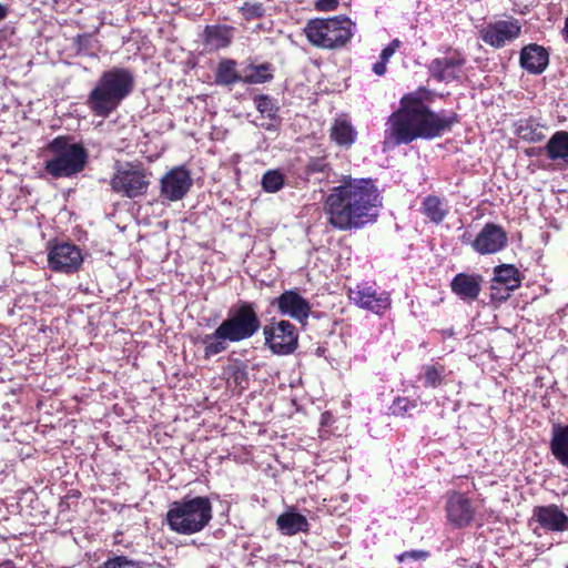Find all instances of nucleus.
<instances>
[{
	"mask_svg": "<svg viewBox=\"0 0 568 568\" xmlns=\"http://www.w3.org/2000/svg\"><path fill=\"white\" fill-rule=\"evenodd\" d=\"M429 92L419 89L400 99V108L394 112L386 123L385 144L397 146L422 139L440 136L458 121L454 112H433L424 101Z\"/></svg>",
	"mask_w": 568,
	"mask_h": 568,
	"instance_id": "1",
	"label": "nucleus"
},
{
	"mask_svg": "<svg viewBox=\"0 0 568 568\" xmlns=\"http://www.w3.org/2000/svg\"><path fill=\"white\" fill-rule=\"evenodd\" d=\"M382 197L371 179L343 176L324 202L329 224L341 231L361 229L378 216Z\"/></svg>",
	"mask_w": 568,
	"mask_h": 568,
	"instance_id": "2",
	"label": "nucleus"
},
{
	"mask_svg": "<svg viewBox=\"0 0 568 568\" xmlns=\"http://www.w3.org/2000/svg\"><path fill=\"white\" fill-rule=\"evenodd\" d=\"M261 320L254 303L239 301L231 306L227 317L210 334L200 337L204 346V358L210 359L229 348L231 343H240L253 337L261 328Z\"/></svg>",
	"mask_w": 568,
	"mask_h": 568,
	"instance_id": "3",
	"label": "nucleus"
},
{
	"mask_svg": "<svg viewBox=\"0 0 568 568\" xmlns=\"http://www.w3.org/2000/svg\"><path fill=\"white\" fill-rule=\"evenodd\" d=\"M134 85L131 70L113 67L99 77L87 98V105L94 115L108 118L133 92Z\"/></svg>",
	"mask_w": 568,
	"mask_h": 568,
	"instance_id": "4",
	"label": "nucleus"
},
{
	"mask_svg": "<svg viewBox=\"0 0 568 568\" xmlns=\"http://www.w3.org/2000/svg\"><path fill=\"white\" fill-rule=\"evenodd\" d=\"M213 509L207 497L183 498L171 504L166 513L169 528L180 535L203 530L212 520Z\"/></svg>",
	"mask_w": 568,
	"mask_h": 568,
	"instance_id": "5",
	"label": "nucleus"
},
{
	"mask_svg": "<svg viewBox=\"0 0 568 568\" xmlns=\"http://www.w3.org/2000/svg\"><path fill=\"white\" fill-rule=\"evenodd\" d=\"M355 31V22L346 16L313 19L304 28L307 40L322 49H338L346 45Z\"/></svg>",
	"mask_w": 568,
	"mask_h": 568,
	"instance_id": "6",
	"label": "nucleus"
},
{
	"mask_svg": "<svg viewBox=\"0 0 568 568\" xmlns=\"http://www.w3.org/2000/svg\"><path fill=\"white\" fill-rule=\"evenodd\" d=\"M48 150L52 155L45 161L44 170L54 179L71 178L85 166L88 160L85 149L79 143H71L65 136L53 139Z\"/></svg>",
	"mask_w": 568,
	"mask_h": 568,
	"instance_id": "7",
	"label": "nucleus"
},
{
	"mask_svg": "<svg viewBox=\"0 0 568 568\" xmlns=\"http://www.w3.org/2000/svg\"><path fill=\"white\" fill-rule=\"evenodd\" d=\"M110 185L112 191L122 196L129 199L142 196L150 186V173L141 165L120 164L115 169Z\"/></svg>",
	"mask_w": 568,
	"mask_h": 568,
	"instance_id": "8",
	"label": "nucleus"
},
{
	"mask_svg": "<svg viewBox=\"0 0 568 568\" xmlns=\"http://www.w3.org/2000/svg\"><path fill=\"white\" fill-rule=\"evenodd\" d=\"M265 344L276 355H290L295 352L298 343L296 327L288 321H278L266 325L263 329Z\"/></svg>",
	"mask_w": 568,
	"mask_h": 568,
	"instance_id": "9",
	"label": "nucleus"
},
{
	"mask_svg": "<svg viewBox=\"0 0 568 568\" xmlns=\"http://www.w3.org/2000/svg\"><path fill=\"white\" fill-rule=\"evenodd\" d=\"M348 297L359 308L376 315H383L392 304L388 292L378 291L367 283H359L348 288Z\"/></svg>",
	"mask_w": 568,
	"mask_h": 568,
	"instance_id": "10",
	"label": "nucleus"
},
{
	"mask_svg": "<svg viewBox=\"0 0 568 568\" xmlns=\"http://www.w3.org/2000/svg\"><path fill=\"white\" fill-rule=\"evenodd\" d=\"M82 263V252L74 244L62 242L49 250L48 264L53 272L73 274L79 271Z\"/></svg>",
	"mask_w": 568,
	"mask_h": 568,
	"instance_id": "11",
	"label": "nucleus"
},
{
	"mask_svg": "<svg viewBox=\"0 0 568 568\" xmlns=\"http://www.w3.org/2000/svg\"><path fill=\"white\" fill-rule=\"evenodd\" d=\"M521 32V26L518 20L511 18L508 20H498L489 22L479 29L480 39L495 49L505 47L508 42L516 40Z\"/></svg>",
	"mask_w": 568,
	"mask_h": 568,
	"instance_id": "12",
	"label": "nucleus"
},
{
	"mask_svg": "<svg viewBox=\"0 0 568 568\" xmlns=\"http://www.w3.org/2000/svg\"><path fill=\"white\" fill-rule=\"evenodd\" d=\"M193 180L185 165L174 166L169 170L160 181V195L171 202L182 200L191 186Z\"/></svg>",
	"mask_w": 568,
	"mask_h": 568,
	"instance_id": "13",
	"label": "nucleus"
},
{
	"mask_svg": "<svg viewBox=\"0 0 568 568\" xmlns=\"http://www.w3.org/2000/svg\"><path fill=\"white\" fill-rule=\"evenodd\" d=\"M272 305H276L283 316H288L301 324H305L312 312L311 303L297 291H284Z\"/></svg>",
	"mask_w": 568,
	"mask_h": 568,
	"instance_id": "14",
	"label": "nucleus"
},
{
	"mask_svg": "<svg viewBox=\"0 0 568 568\" xmlns=\"http://www.w3.org/2000/svg\"><path fill=\"white\" fill-rule=\"evenodd\" d=\"M519 271L511 264H501L495 267L490 285V296L495 301H506L510 292L520 286Z\"/></svg>",
	"mask_w": 568,
	"mask_h": 568,
	"instance_id": "15",
	"label": "nucleus"
},
{
	"mask_svg": "<svg viewBox=\"0 0 568 568\" xmlns=\"http://www.w3.org/2000/svg\"><path fill=\"white\" fill-rule=\"evenodd\" d=\"M507 244V234L501 226L487 223L473 242V250L481 255L495 254Z\"/></svg>",
	"mask_w": 568,
	"mask_h": 568,
	"instance_id": "16",
	"label": "nucleus"
},
{
	"mask_svg": "<svg viewBox=\"0 0 568 568\" xmlns=\"http://www.w3.org/2000/svg\"><path fill=\"white\" fill-rule=\"evenodd\" d=\"M448 521L456 528L467 527L474 519L475 508L471 500L462 493H453L446 503Z\"/></svg>",
	"mask_w": 568,
	"mask_h": 568,
	"instance_id": "17",
	"label": "nucleus"
},
{
	"mask_svg": "<svg viewBox=\"0 0 568 568\" xmlns=\"http://www.w3.org/2000/svg\"><path fill=\"white\" fill-rule=\"evenodd\" d=\"M465 64V58L455 52L452 57L436 58L428 67L429 73L439 82H452L458 78V70Z\"/></svg>",
	"mask_w": 568,
	"mask_h": 568,
	"instance_id": "18",
	"label": "nucleus"
},
{
	"mask_svg": "<svg viewBox=\"0 0 568 568\" xmlns=\"http://www.w3.org/2000/svg\"><path fill=\"white\" fill-rule=\"evenodd\" d=\"M519 63L528 73L540 74L549 64V53L544 47L530 43L521 49Z\"/></svg>",
	"mask_w": 568,
	"mask_h": 568,
	"instance_id": "19",
	"label": "nucleus"
},
{
	"mask_svg": "<svg viewBox=\"0 0 568 568\" xmlns=\"http://www.w3.org/2000/svg\"><path fill=\"white\" fill-rule=\"evenodd\" d=\"M534 519L548 531L568 529V516L556 505L540 506L534 509Z\"/></svg>",
	"mask_w": 568,
	"mask_h": 568,
	"instance_id": "20",
	"label": "nucleus"
},
{
	"mask_svg": "<svg viewBox=\"0 0 568 568\" xmlns=\"http://www.w3.org/2000/svg\"><path fill=\"white\" fill-rule=\"evenodd\" d=\"M483 276L479 274L458 273L450 282L452 291L463 301L473 302L481 291Z\"/></svg>",
	"mask_w": 568,
	"mask_h": 568,
	"instance_id": "21",
	"label": "nucleus"
},
{
	"mask_svg": "<svg viewBox=\"0 0 568 568\" xmlns=\"http://www.w3.org/2000/svg\"><path fill=\"white\" fill-rule=\"evenodd\" d=\"M541 151H545L554 163L568 166V131L555 132L546 145L538 150Z\"/></svg>",
	"mask_w": 568,
	"mask_h": 568,
	"instance_id": "22",
	"label": "nucleus"
},
{
	"mask_svg": "<svg viewBox=\"0 0 568 568\" xmlns=\"http://www.w3.org/2000/svg\"><path fill=\"white\" fill-rule=\"evenodd\" d=\"M233 31L229 26H206L203 33L205 49L217 51L227 48L232 42Z\"/></svg>",
	"mask_w": 568,
	"mask_h": 568,
	"instance_id": "23",
	"label": "nucleus"
},
{
	"mask_svg": "<svg viewBox=\"0 0 568 568\" xmlns=\"http://www.w3.org/2000/svg\"><path fill=\"white\" fill-rule=\"evenodd\" d=\"M276 527L283 535L293 536L308 531L310 523L305 516L292 508L277 517Z\"/></svg>",
	"mask_w": 568,
	"mask_h": 568,
	"instance_id": "24",
	"label": "nucleus"
},
{
	"mask_svg": "<svg viewBox=\"0 0 568 568\" xmlns=\"http://www.w3.org/2000/svg\"><path fill=\"white\" fill-rule=\"evenodd\" d=\"M515 134L521 140L530 143L540 142L545 139V126L534 118L519 119L514 124Z\"/></svg>",
	"mask_w": 568,
	"mask_h": 568,
	"instance_id": "25",
	"label": "nucleus"
},
{
	"mask_svg": "<svg viewBox=\"0 0 568 568\" xmlns=\"http://www.w3.org/2000/svg\"><path fill=\"white\" fill-rule=\"evenodd\" d=\"M420 211L430 222L440 224L447 216L449 207L444 200L429 194L424 197Z\"/></svg>",
	"mask_w": 568,
	"mask_h": 568,
	"instance_id": "26",
	"label": "nucleus"
},
{
	"mask_svg": "<svg viewBox=\"0 0 568 568\" xmlns=\"http://www.w3.org/2000/svg\"><path fill=\"white\" fill-rule=\"evenodd\" d=\"M550 449L554 457L564 467L568 468V424L554 427Z\"/></svg>",
	"mask_w": 568,
	"mask_h": 568,
	"instance_id": "27",
	"label": "nucleus"
},
{
	"mask_svg": "<svg viewBox=\"0 0 568 568\" xmlns=\"http://www.w3.org/2000/svg\"><path fill=\"white\" fill-rule=\"evenodd\" d=\"M236 67L237 63L235 60L223 59L220 61L215 72L216 84L230 87L242 82V71H237Z\"/></svg>",
	"mask_w": 568,
	"mask_h": 568,
	"instance_id": "28",
	"label": "nucleus"
},
{
	"mask_svg": "<svg viewBox=\"0 0 568 568\" xmlns=\"http://www.w3.org/2000/svg\"><path fill=\"white\" fill-rule=\"evenodd\" d=\"M356 131L346 120L335 121L331 136L332 139L342 146H351L356 139Z\"/></svg>",
	"mask_w": 568,
	"mask_h": 568,
	"instance_id": "29",
	"label": "nucleus"
},
{
	"mask_svg": "<svg viewBox=\"0 0 568 568\" xmlns=\"http://www.w3.org/2000/svg\"><path fill=\"white\" fill-rule=\"evenodd\" d=\"M272 78L270 64H248L242 70V82L244 83L260 84L267 82Z\"/></svg>",
	"mask_w": 568,
	"mask_h": 568,
	"instance_id": "30",
	"label": "nucleus"
},
{
	"mask_svg": "<svg viewBox=\"0 0 568 568\" xmlns=\"http://www.w3.org/2000/svg\"><path fill=\"white\" fill-rule=\"evenodd\" d=\"M262 187L265 192L275 193L284 185V175L278 170H268L262 176Z\"/></svg>",
	"mask_w": 568,
	"mask_h": 568,
	"instance_id": "31",
	"label": "nucleus"
},
{
	"mask_svg": "<svg viewBox=\"0 0 568 568\" xmlns=\"http://www.w3.org/2000/svg\"><path fill=\"white\" fill-rule=\"evenodd\" d=\"M423 369L426 387L435 388L442 383L445 371L443 366L426 365Z\"/></svg>",
	"mask_w": 568,
	"mask_h": 568,
	"instance_id": "32",
	"label": "nucleus"
},
{
	"mask_svg": "<svg viewBox=\"0 0 568 568\" xmlns=\"http://www.w3.org/2000/svg\"><path fill=\"white\" fill-rule=\"evenodd\" d=\"M230 381L240 388L244 389L248 385V373L243 363L231 366Z\"/></svg>",
	"mask_w": 568,
	"mask_h": 568,
	"instance_id": "33",
	"label": "nucleus"
},
{
	"mask_svg": "<svg viewBox=\"0 0 568 568\" xmlns=\"http://www.w3.org/2000/svg\"><path fill=\"white\" fill-rule=\"evenodd\" d=\"M416 407H417L416 400H409L406 397H398L393 402V404L390 406V410H392L393 415L404 417L407 414H409L413 409H415Z\"/></svg>",
	"mask_w": 568,
	"mask_h": 568,
	"instance_id": "34",
	"label": "nucleus"
},
{
	"mask_svg": "<svg viewBox=\"0 0 568 568\" xmlns=\"http://www.w3.org/2000/svg\"><path fill=\"white\" fill-rule=\"evenodd\" d=\"M255 105L261 114L267 118H275L277 109L275 108L273 100L267 95H258L255 99Z\"/></svg>",
	"mask_w": 568,
	"mask_h": 568,
	"instance_id": "35",
	"label": "nucleus"
},
{
	"mask_svg": "<svg viewBox=\"0 0 568 568\" xmlns=\"http://www.w3.org/2000/svg\"><path fill=\"white\" fill-rule=\"evenodd\" d=\"M103 568H141L140 565L133 560H129L124 556H115L109 558L103 564Z\"/></svg>",
	"mask_w": 568,
	"mask_h": 568,
	"instance_id": "36",
	"label": "nucleus"
},
{
	"mask_svg": "<svg viewBox=\"0 0 568 568\" xmlns=\"http://www.w3.org/2000/svg\"><path fill=\"white\" fill-rule=\"evenodd\" d=\"M242 12H243V16L246 19H256V18H261V17L264 16L265 8L260 2H252V3L251 2H246L242 7Z\"/></svg>",
	"mask_w": 568,
	"mask_h": 568,
	"instance_id": "37",
	"label": "nucleus"
},
{
	"mask_svg": "<svg viewBox=\"0 0 568 568\" xmlns=\"http://www.w3.org/2000/svg\"><path fill=\"white\" fill-rule=\"evenodd\" d=\"M307 170L310 173H322L327 175L329 168L324 159H314L308 163Z\"/></svg>",
	"mask_w": 568,
	"mask_h": 568,
	"instance_id": "38",
	"label": "nucleus"
},
{
	"mask_svg": "<svg viewBox=\"0 0 568 568\" xmlns=\"http://www.w3.org/2000/svg\"><path fill=\"white\" fill-rule=\"evenodd\" d=\"M428 557V552L424 550H409L397 556V560L403 562L407 559L413 560H425Z\"/></svg>",
	"mask_w": 568,
	"mask_h": 568,
	"instance_id": "39",
	"label": "nucleus"
},
{
	"mask_svg": "<svg viewBox=\"0 0 568 568\" xmlns=\"http://www.w3.org/2000/svg\"><path fill=\"white\" fill-rule=\"evenodd\" d=\"M399 47L400 41L398 39H394L388 45H386L382 50L379 59H382L385 62H388Z\"/></svg>",
	"mask_w": 568,
	"mask_h": 568,
	"instance_id": "40",
	"label": "nucleus"
},
{
	"mask_svg": "<svg viewBox=\"0 0 568 568\" xmlns=\"http://www.w3.org/2000/svg\"><path fill=\"white\" fill-rule=\"evenodd\" d=\"M338 6V0H317L315 2V8L318 11H332L335 10Z\"/></svg>",
	"mask_w": 568,
	"mask_h": 568,
	"instance_id": "41",
	"label": "nucleus"
},
{
	"mask_svg": "<svg viewBox=\"0 0 568 568\" xmlns=\"http://www.w3.org/2000/svg\"><path fill=\"white\" fill-rule=\"evenodd\" d=\"M386 65H387V62L379 59V61H377L376 63L373 64V72L376 75L382 77L386 73V70H387Z\"/></svg>",
	"mask_w": 568,
	"mask_h": 568,
	"instance_id": "42",
	"label": "nucleus"
},
{
	"mask_svg": "<svg viewBox=\"0 0 568 568\" xmlns=\"http://www.w3.org/2000/svg\"><path fill=\"white\" fill-rule=\"evenodd\" d=\"M460 242L465 245H470L473 247V242L475 239H473L471 233L465 232L459 237Z\"/></svg>",
	"mask_w": 568,
	"mask_h": 568,
	"instance_id": "43",
	"label": "nucleus"
},
{
	"mask_svg": "<svg viewBox=\"0 0 568 568\" xmlns=\"http://www.w3.org/2000/svg\"><path fill=\"white\" fill-rule=\"evenodd\" d=\"M9 14L8 6L0 3V22L4 20Z\"/></svg>",
	"mask_w": 568,
	"mask_h": 568,
	"instance_id": "44",
	"label": "nucleus"
},
{
	"mask_svg": "<svg viewBox=\"0 0 568 568\" xmlns=\"http://www.w3.org/2000/svg\"><path fill=\"white\" fill-rule=\"evenodd\" d=\"M537 153V150L534 148L526 150V154L529 156L536 155Z\"/></svg>",
	"mask_w": 568,
	"mask_h": 568,
	"instance_id": "45",
	"label": "nucleus"
},
{
	"mask_svg": "<svg viewBox=\"0 0 568 568\" xmlns=\"http://www.w3.org/2000/svg\"><path fill=\"white\" fill-rule=\"evenodd\" d=\"M564 32H565V36H566V40L568 41V18L566 19L565 21V29H564Z\"/></svg>",
	"mask_w": 568,
	"mask_h": 568,
	"instance_id": "46",
	"label": "nucleus"
},
{
	"mask_svg": "<svg viewBox=\"0 0 568 568\" xmlns=\"http://www.w3.org/2000/svg\"><path fill=\"white\" fill-rule=\"evenodd\" d=\"M55 3H64L67 2L68 0H53Z\"/></svg>",
	"mask_w": 568,
	"mask_h": 568,
	"instance_id": "47",
	"label": "nucleus"
}]
</instances>
